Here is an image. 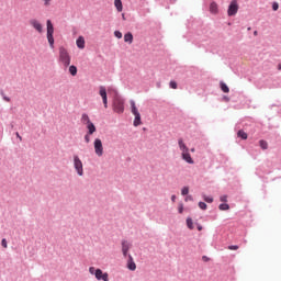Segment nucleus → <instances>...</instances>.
Masks as SVG:
<instances>
[{"label": "nucleus", "mask_w": 281, "mask_h": 281, "mask_svg": "<svg viewBox=\"0 0 281 281\" xmlns=\"http://www.w3.org/2000/svg\"><path fill=\"white\" fill-rule=\"evenodd\" d=\"M1 245L4 249H8V240H5V238L1 240Z\"/></svg>", "instance_id": "obj_33"}, {"label": "nucleus", "mask_w": 281, "mask_h": 281, "mask_svg": "<svg viewBox=\"0 0 281 281\" xmlns=\"http://www.w3.org/2000/svg\"><path fill=\"white\" fill-rule=\"evenodd\" d=\"M254 35H255V36H258V31H255V32H254Z\"/></svg>", "instance_id": "obj_45"}, {"label": "nucleus", "mask_w": 281, "mask_h": 281, "mask_svg": "<svg viewBox=\"0 0 281 281\" xmlns=\"http://www.w3.org/2000/svg\"><path fill=\"white\" fill-rule=\"evenodd\" d=\"M278 69H279V71L281 70V64L278 65Z\"/></svg>", "instance_id": "obj_46"}, {"label": "nucleus", "mask_w": 281, "mask_h": 281, "mask_svg": "<svg viewBox=\"0 0 281 281\" xmlns=\"http://www.w3.org/2000/svg\"><path fill=\"white\" fill-rule=\"evenodd\" d=\"M18 139H20V142H23V137H21V135L19 133L15 134Z\"/></svg>", "instance_id": "obj_40"}, {"label": "nucleus", "mask_w": 281, "mask_h": 281, "mask_svg": "<svg viewBox=\"0 0 281 281\" xmlns=\"http://www.w3.org/2000/svg\"><path fill=\"white\" fill-rule=\"evenodd\" d=\"M76 44L79 49H85V37L79 36L76 41Z\"/></svg>", "instance_id": "obj_15"}, {"label": "nucleus", "mask_w": 281, "mask_h": 281, "mask_svg": "<svg viewBox=\"0 0 281 281\" xmlns=\"http://www.w3.org/2000/svg\"><path fill=\"white\" fill-rule=\"evenodd\" d=\"M3 100H4L5 102H10V97H3Z\"/></svg>", "instance_id": "obj_41"}, {"label": "nucleus", "mask_w": 281, "mask_h": 281, "mask_svg": "<svg viewBox=\"0 0 281 281\" xmlns=\"http://www.w3.org/2000/svg\"><path fill=\"white\" fill-rule=\"evenodd\" d=\"M227 14H228V16H236V14H238V1L237 0L231 1V4L228 5Z\"/></svg>", "instance_id": "obj_7"}, {"label": "nucleus", "mask_w": 281, "mask_h": 281, "mask_svg": "<svg viewBox=\"0 0 281 281\" xmlns=\"http://www.w3.org/2000/svg\"><path fill=\"white\" fill-rule=\"evenodd\" d=\"M221 89L224 93H229V87H227L225 82H221Z\"/></svg>", "instance_id": "obj_24"}, {"label": "nucleus", "mask_w": 281, "mask_h": 281, "mask_svg": "<svg viewBox=\"0 0 281 281\" xmlns=\"http://www.w3.org/2000/svg\"><path fill=\"white\" fill-rule=\"evenodd\" d=\"M191 153H194V148H191Z\"/></svg>", "instance_id": "obj_47"}, {"label": "nucleus", "mask_w": 281, "mask_h": 281, "mask_svg": "<svg viewBox=\"0 0 281 281\" xmlns=\"http://www.w3.org/2000/svg\"><path fill=\"white\" fill-rule=\"evenodd\" d=\"M178 145H179L181 153H186V151L190 150V148H188V146L183 142V138L178 139Z\"/></svg>", "instance_id": "obj_14"}, {"label": "nucleus", "mask_w": 281, "mask_h": 281, "mask_svg": "<svg viewBox=\"0 0 281 281\" xmlns=\"http://www.w3.org/2000/svg\"><path fill=\"white\" fill-rule=\"evenodd\" d=\"M124 41H125V43H133V34L132 33H126L125 35H124Z\"/></svg>", "instance_id": "obj_20"}, {"label": "nucleus", "mask_w": 281, "mask_h": 281, "mask_svg": "<svg viewBox=\"0 0 281 281\" xmlns=\"http://www.w3.org/2000/svg\"><path fill=\"white\" fill-rule=\"evenodd\" d=\"M131 250V243L126 239L122 240V254L124 258L128 256V251Z\"/></svg>", "instance_id": "obj_10"}, {"label": "nucleus", "mask_w": 281, "mask_h": 281, "mask_svg": "<svg viewBox=\"0 0 281 281\" xmlns=\"http://www.w3.org/2000/svg\"><path fill=\"white\" fill-rule=\"evenodd\" d=\"M190 192V189L188 187L182 188L181 194L186 196Z\"/></svg>", "instance_id": "obj_27"}, {"label": "nucleus", "mask_w": 281, "mask_h": 281, "mask_svg": "<svg viewBox=\"0 0 281 281\" xmlns=\"http://www.w3.org/2000/svg\"><path fill=\"white\" fill-rule=\"evenodd\" d=\"M187 227H189V229H194V223L190 217L187 218Z\"/></svg>", "instance_id": "obj_25"}, {"label": "nucleus", "mask_w": 281, "mask_h": 281, "mask_svg": "<svg viewBox=\"0 0 281 281\" xmlns=\"http://www.w3.org/2000/svg\"><path fill=\"white\" fill-rule=\"evenodd\" d=\"M132 113L135 116L134 119V126L142 125V114L137 110V105H135V101H131Z\"/></svg>", "instance_id": "obj_2"}, {"label": "nucleus", "mask_w": 281, "mask_h": 281, "mask_svg": "<svg viewBox=\"0 0 281 281\" xmlns=\"http://www.w3.org/2000/svg\"><path fill=\"white\" fill-rule=\"evenodd\" d=\"M218 209L222 210V212H225L229 210V204L227 203L220 204Z\"/></svg>", "instance_id": "obj_26"}, {"label": "nucleus", "mask_w": 281, "mask_h": 281, "mask_svg": "<svg viewBox=\"0 0 281 281\" xmlns=\"http://www.w3.org/2000/svg\"><path fill=\"white\" fill-rule=\"evenodd\" d=\"M225 100H227V101H228L229 99H228V98H225Z\"/></svg>", "instance_id": "obj_48"}, {"label": "nucleus", "mask_w": 281, "mask_h": 281, "mask_svg": "<svg viewBox=\"0 0 281 281\" xmlns=\"http://www.w3.org/2000/svg\"><path fill=\"white\" fill-rule=\"evenodd\" d=\"M114 36H115L116 38H122V32L115 31V32H114Z\"/></svg>", "instance_id": "obj_34"}, {"label": "nucleus", "mask_w": 281, "mask_h": 281, "mask_svg": "<svg viewBox=\"0 0 281 281\" xmlns=\"http://www.w3.org/2000/svg\"><path fill=\"white\" fill-rule=\"evenodd\" d=\"M91 135H92V134H88V133L85 135V142H86V144H89V143L91 142Z\"/></svg>", "instance_id": "obj_29"}, {"label": "nucleus", "mask_w": 281, "mask_h": 281, "mask_svg": "<svg viewBox=\"0 0 281 281\" xmlns=\"http://www.w3.org/2000/svg\"><path fill=\"white\" fill-rule=\"evenodd\" d=\"M181 157L183 161H186L187 164H191V165L194 164V159H192V156L190 155V150L182 151Z\"/></svg>", "instance_id": "obj_12"}, {"label": "nucleus", "mask_w": 281, "mask_h": 281, "mask_svg": "<svg viewBox=\"0 0 281 281\" xmlns=\"http://www.w3.org/2000/svg\"><path fill=\"white\" fill-rule=\"evenodd\" d=\"M95 271H98V269H95V267H90V268H89V273H90L91 276H95Z\"/></svg>", "instance_id": "obj_32"}, {"label": "nucleus", "mask_w": 281, "mask_h": 281, "mask_svg": "<svg viewBox=\"0 0 281 281\" xmlns=\"http://www.w3.org/2000/svg\"><path fill=\"white\" fill-rule=\"evenodd\" d=\"M199 207L200 210H207V204H205V202H200Z\"/></svg>", "instance_id": "obj_31"}, {"label": "nucleus", "mask_w": 281, "mask_h": 281, "mask_svg": "<svg viewBox=\"0 0 281 281\" xmlns=\"http://www.w3.org/2000/svg\"><path fill=\"white\" fill-rule=\"evenodd\" d=\"M114 5H115L117 12H122V10H123L122 0H114Z\"/></svg>", "instance_id": "obj_18"}, {"label": "nucleus", "mask_w": 281, "mask_h": 281, "mask_svg": "<svg viewBox=\"0 0 281 281\" xmlns=\"http://www.w3.org/2000/svg\"><path fill=\"white\" fill-rule=\"evenodd\" d=\"M59 63H61V65H64V67L66 68L69 67V65H71V56L65 47L59 48Z\"/></svg>", "instance_id": "obj_1"}, {"label": "nucleus", "mask_w": 281, "mask_h": 281, "mask_svg": "<svg viewBox=\"0 0 281 281\" xmlns=\"http://www.w3.org/2000/svg\"><path fill=\"white\" fill-rule=\"evenodd\" d=\"M99 95H101L104 104V109H109V99L106 97V88L104 86H100Z\"/></svg>", "instance_id": "obj_8"}, {"label": "nucleus", "mask_w": 281, "mask_h": 281, "mask_svg": "<svg viewBox=\"0 0 281 281\" xmlns=\"http://www.w3.org/2000/svg\"><path fill=\"white\" fill-rule=\"evenodd\" d=\"M94 153L98 157H102V155H104V146L102 145V139L100 138H95L94 143Z\"/></svg>", "instance_id": "obj_6"}, {"label": "nucleus", "mask_w": 281, "mask_h": 281, "mask_svg": "<svg viewBox=\"0 0 281 281\" xmlns=\"http://www.w3.org/2000/svg\"><path fill=\"white\" fill-rule=\"evenodd\" d=\"M94 278L97 280H103V281H109V273L103 272L101 269L95 270Z\"/></svg>", "instance_id": "obj_9"}, {"label": "nucleus", "mask_w": 281, "mask_h": 281, "mask_svg": "<svg viewBox=\"0 0 281 281\" xmlns=\"http://www.w3.org/2000/svg\"><path fill=\"white\" fill-rule=\"evenodd\" d=\"M44 1V5H49V3H52V0H43Z\"/></svg>", "instance_id": "obj_39"}, {"label": "nucleus", "mask_w": 281, "mask_h": 281, "mask_svg": "<svg viewBox=\"0 0 281 281\" xmlns=\"http://www.w3.org/2000/svg\"><path fill=\"white\" fill-rule=\"evenodd\" d=\"M169 87H170L171 89H177V83H176V81H170Z\"/></svg>", "instance_id": "obj_36"}, {"label": "nucleus", "mask_w": 281, "mask_h": 281, "mask_svg": "<svg viewBox=\"0 0 281 281\" xmlns=\"http://www.w3.org/2000/svg\"><path fill=\"white\" fill-rule=\"evenodd\" d=\"M74 168L79 177H82V175H85L82 160H80V157H78V155L74 156Z\"/></svg>", "instance_id": "obj_3"}, {"label": "nucleus", "mask_w": 281, "mask_h": 281, "mask_svg": "<svg viewBox=\"0 0 281 281\" xmlns=\"http://www.w3.org/2000/svg\"><path fill=\"white\" fill-rule=\"evenodd\" d=\"M69 74H71L72 76H77L78 68L76 66H70L69 67Z\"/></svg>", "instance_id": "obj_23"}, {"label": "nucleus", "mask_w": 281, "mask_h": 281, "mask_svg": "<svg viewBox=\"0 0 281 281\" xmlns=\"http://www.w3.org/2000/svg\"><path fill=\"white\" fill-rule=\"evenodd\" d=\"M178 212H179V214H183V204L179 205Z\"/></svg>", "instance_id": "obj_38"}, {"label": "nucleus", "mask_w": 281, "mask_h": 281, "mask_svg": "<svg viewBox=\"0 0 281 281\" xmlns=\"http://www.w3.org/2000/svg\"><path fill=\"white\" fill-rule=\"evenodd\" d=\"M81 122H82V124H86V125L91 124V119H89V115L82 114Z\"/></svg>", "instance_id": "obj_19"}, {"label": "nucleus", "mask_w": 281, "mask_h": 281, "mask_svg": "<svg viewBox=\"0 0 281 281\" xmlns=\"http://www.w3.org/2000/svg\"><path fill=\"white\" fill-rule=\"evenodd\" d=\"M228 249H229L231 251H237L238 246H237V245L228 246Z\"/></svg>", "instance_id": "obj_35"}, {"label": "nucleus", "mask_w": 281, "mask_h": 281, "mask_svg": "<svg viewBox=\"0 0 281 281\" xmlns=\"http://www.w3.org/2000/svg\"><path fill=\"white\" fill-rule=\"evenodd\" d=\"M127 269H130V271H135V269H137V265L135 263V261L133 260V256L131 255H128Z\"/></svg>", "instance_id": "obj_13"}, {"label": "nucleus", "mask_w": 281, "mask_h": 281, "mask_svg": "<svg viewBox=\"0 0 281 281\" xmlns=\"http://www.w3.org/2000/svg\"><path fill=\"white\" fill-rule=\"evenodd\" d=\"M237 137H240L241 139H247L248 135L245 133V131L239 130L237 133Z\"/></svg>", "instance_id": "obj_21"}, {"label": "nucleus", "mask_w": 281, "mask_h": 281, "mask_svg": "<svg viewBox=\"0 0 281 281\" xmlns=\"http://www.w3.org/2000/svg\"><path fill=\"white\" fill-rule=\"evenodd\" d=\"M186 201H192V195L187 196Z\"/></svg>", "instance_id": "obj_43"}, {"label": "nucleus", "mask_w": 281, "mask_h": 281, "mask_svg": "<svg viewBox=\"0 0 281 281\" xmlns=\"http://www.w3.org/2000/svg\"><path fill=\"white\" fill-rule=\"evenodd\" d=\"M86 126L88 130V135H93V133H95V125L92 122L88 123Z\"/></svg>", "instance_id": "obj_16"}, {"label": "nucleus", "mask_w": 281, "mask_h": 281, "mask_svg": "<svg viewBox=\"0 0 281 281\" xmlns=\"http://www.w3.org/2000/svg\"><path fill=\"white\" fill-rule=\"evenodd\" d=\"M46 25H47V41L52 49H54V24H52V20H47Z\"/></svg>", "instance_id": "obj_4"}, {"label": "nucleus", "mask_w": 281, "mask_h": 281, "mask_svg": "<svg viewBox=\"0 0 281 281\" xmlns=\"http://www.w3.org/2000/svg\"><path fill=\"white\" fill-rule=\"evenodd\" d=\"M220 200L222 201V203H227V195H222Z\"/></svg>", "instance_id": "obj_37"}, {"label": "nucleus", "mask_w": 281, "mask_h": 281, "mask_svg": "<svg viewBox=\"0 0 281 281\" xmlns=\"http://www.w3.org/2000/svg\"><path fill=\"white\" fill-rule=\"evenodd\" d=\"M210 11L213 13V14H216V12H218V4H216V2H212L210 4Z\"/></svg>", "instance_id": "obj_17"}, {"label": "nucleus", "mask_w": 281, "mask_h": 281, "mask_svg": "<svg viewBox=\"0 0 281 281\" xmlns=\"http://www.w3.org/2000/svg\"><path fill=\"white\" fill-rule=\"evenodd\" d=\"M259 146L262 150H267V148H269V144L266 140H260Z\"/></svg>", "instance_id": "obj_22"}, {"label": "nucleus", "mask_w": 281, "mask_h": 281, "mask_svg": "<svg viewBox=\"0 0 281 281\" xmlns=\"http://www.w3.org/2000/svg\"><path fill=\"white\" fill-rule=\"evenodd\" d=\"M113 111L115 113H124V100L120 99V97H116L113 101Z\"/></svg>", "instance_id": "obj_5"}, {"label": "nucleus", "mask_w": 281, "mask_h": 281, "mask_svg": "<svg viewBox=\"0 0 281 281\" xmlns=\"http://www.w3.org/2000/svg\"><path fill=\"white\" fill-rule=\"evenodd\" d=\"M171 201H172V203H175V201H177V196H176V195H172V196H171Z\"/></svg>", "instance_id": "obj_42"}, {"label": "nucleus", "mask_w": 281, "mask_h": 281, "mask_svg": "<svg viewBox=\"0 0 281 281\" xmlns=\"http://www.w3.org/2000/svg\"><path fill=\"white\" fill-rule=\"evenodd\" d=\"M198 229H199V232H201L203 229V226L198 225Z\"/></svg>", "instance_id": "obj_44"}, {"label": "nucleus", "mask_w": 281, "mask_h": 281, "mask_svg": "<svg viewBox=\"0 0 281 281\" xmlns=\"http://www.w3.org/2000/svg\"><path fill=\"white\" fill-rule=\"evenodd\" d=\"M279 8H280V4H278V2H273V3H272V10H273L274 12H278Z\"/></svg>", "instance_id": "obj_30"}, {"label": "nucleus", "mask_w": 281, "mask_h": 281, "mask_svg": "<svg viewBox=\"0 0 281 281\" xmlns=\"http://www.w3.org/2000/svg\"><path fill=\"white\" fill-rule=\"evenodd\" d=\"M30 25H32V27H34V30H36V32H38L40 34L43 33V24H41L38 20H35V19L31 20Z\"/></svg>", "instance_id": "obj_11"}, {"label": "nucleus", "mask_w": 281, "mask_h": 281, "mask_svg": "<svg viewBox=\"0 0 281 281\" xmlns=\"http://www.w3.org/2000/svg\"><path fill=\"white\" fill-rule=\"evenodd\" d=\"M203 199H204V201H205L206 203H213V202H214V199H213L212 196H206V195H204Z\"/></svg>", "instance_id": "obj_28"}]
</instances>
